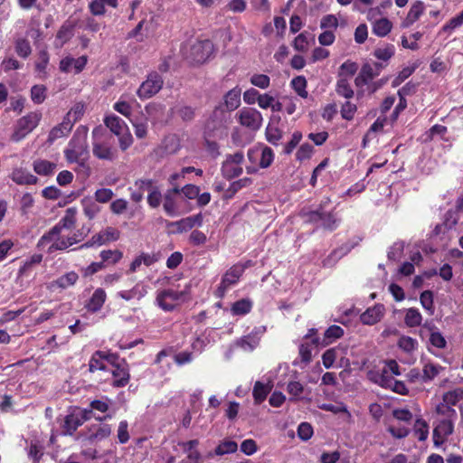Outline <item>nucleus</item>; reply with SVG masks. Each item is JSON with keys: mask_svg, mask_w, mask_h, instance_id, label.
<instances>
[{"mask_svg": "<svg viewBox=\"0 0 463 463\" xmlns=\"http://www.w3.org/2000/svg\"><path fill=\"white\" fill-rule=\"evenodd\" d=\"M60 226L52 227L47 233L43 234L37 243V247L52 253L55 250H66L75 244L78 240L75 237L64 236L61 234Z\"/></svg>", "mask_w": 463, "mask_h": 463, "instance_id": "obj_1", "label": "nucleus"}, {"mask_svg": "<svg viewBox=\"0 0 463 463\" xmlns=\"http://www.w3.org/2000/svg\"><path fill=\"white\" fill-rule=\"evenodd\" d=\"M64 156L69 163L83 166L89 158L87 133H75L64 149Z\"/></svg>", "mask_w": 463, "mask_h": 463, "instance_id": "obj_2", "label": "nucleus"}, {"mask_svg": "<svg viewBox=\"0 0 463 463\" xmlns=\"http://www.w3.org/2000/svg\"><path fill=\"white\" fill-rule=\"evenodd\" d=\"M247 157L250 165L246 167V172L253 175L258 173L259 168L269 167L274 161L275 154L269 146L258 144L248 150Z\"/></svg>", "mask_w": 463, "mask_h": 463, "instance_id": "obj_3", "label": "nucleus"}, {"mask_svg": "<svg viewBox=\"0 0 463 463\" xmlns=\"http://www.w3.org/2000/svg\"><path fill=\"white\" fill-rule=\"evenodd\" d=\"M189 288L190 285H186L184 290H175L172 288L159 290L156 293V304L162 310L171 312L186 299Z\"/></svg>", "mask_w": 463, "mask_h": 463, "instance_id": "obj_4", "label": "nucleus"}, {"mask_svg": "<svg viewBox=\"0 0 463 463\" xmlns=\"http://www.w3.org/2000/svg\"><path fill=\"white\" fill-rule=\"evenodd\" d=\"M92 153L99 159L111 161L116 157L117 151L112 147L110 137L101 128H96L92 132Z\"/></svg>", "mask_w": 463, "mask_h": 463, "instance_id": "obj_5", "label": "nucleus"}, {"mask_svg": "<svg viewBox=\"0 0 463 463\" xmlns=\"http://www.w3.org/2000/svg\"><path fill=\"white\" fill-rule=\"evenodd\" d=\"M42 119L40 111H32L18 118L14 126L11 139L14 142L23 140L37 128Z\"/></svg>", "mask_w": 463, "mask_h": 463, "instance_id": "obj_6", "label": "nucleus"}, {"mask_svg": "<svg viewBox=\"0 0 463 463\" xmlns=\"http://www.w3.org/2000/svg\"><path fill=\"white\" fill-rule=\"evenodd\" d=\"M248 267H250V261L244 264L238 263L231 267L222 277L221 283L214 291V296L217 298H222L226 292L232 286L237 284L240 278Z\"/></svg>", "mask_w": 463, "mask_h": 463, "instance_id": "obj_7", "label": "nucleus"}, {"mask_svg": "<svg viewBox=\"0 0 463 463\" xmlns=\"http://www.w3.org/2000/svg\"><path fill=\"white\" fill-rule=\"evenodd\" d=\"M235 118L241 127L254 132L258 131L263 123L261 113L258 109L250 107L241 109L236 113Z\"/></svg>", "mask_w": 463, "mask_h": 463, "instance_id": "obj_8", "label": "nucleus"}, {"mask_svg": "<svg viewBox=\"0 0 463 463\" xmlns=\"http://www.w3.org/2000/svg\"><path fill=\"white\" fill-rule=\"evenodd\" d=\"M213 53V44L209 40L196 41L190 46L189 53L184 51L186 59H190L193 62L203 63L206 61Z\"/></svg>", "mask_w": 463, "mask_h": 463, "instance_id": "obj_9", "label": "nucleus"}, {"mask_svg": "<svg viewBox=\"0 0 463 463\" xmlns=\"http://www.w3.org/2000/svg\"><path fill=\"white\" fill-rule=\"evenodd\" d=\"M179 194V187L174 186L173 189L168 190L164 195L163 207L165 213L170 217H176L189 211V209L181 205L178 199Z\"/></svg>", "mask_w": 463, "mask_h": 463, "instance_id": "obj_10", "label": "nucleus"}, {"mask_svg": "<svg viewBox=\"0 0 463 463\" xmlns=\"http://www.w3.org/2000/svg\"><path fill=\"white\" fill-rule=\"evenodd\" d=\"M244 162V155L242 152H236L228 155L222 165V174L227 179H232L242 174V164Z\"/></svg>", "mask_w": 463, "mask_h": 463, "instance_id": "obj_11", "label": "nucleus"}, {"mask_svg": "<svg viewBox=\"0 0 463 463\" xmlns=\"http://www.w3.org/2000/svg\"><path fill=\"white\" fill-rule=\"evenodd\" d=\"M163 83L164 80L157 72H151L137 89V95L141 99H149L162 89Z\"/></svg>", "mask_w": 463, "mask_h": 463, "instance_id": "obj_12", "label": "nucleus"}, {"mask_svg": "<svg viewBox=\"0 0 463 463\" xmlns=\"http://www.w3.org/2000/svg\"><path fill=\"white\" fill-rule=\"evenodd\" d=\"M347 352L346 346H335L326 350L322 355L323 365L326 368H331L335 363L338 364L339 367L349 366V359L345 356Z\"/></svg>", "mask_w": 463, "mask_h": 463, "instance_id": "obj_13", "label": "nucleus"}, {"mask_svg": "<svg viewBox=\"0 0 463 463\" xmlns=\"http://www.w3.org/2000/svg\"><path fill=\"white\" fill-rule=\"evenodd\" d=\"M265 332L266 326H264L254 327L250 334L239 338L236 341V345L245 352H251L259 345Z\"/></svg>", "mask_w": 463, "mask_h": 463, "instance_id": "obj_14", "label": "nucleus"}, {"mask_svg": "<svg viewBox=\"0 0 463 463\" xmlns=\"http://www.w3.org/2000/svg\"><path fill=\"white\" fill-rule=\"evenodd\" d=\"M306 221L317 222L328 230H334L338 225V219L334 213H326L324 211H312L305 213Z\"/></svg>", "mask_w": 463, "mask_h": 463, "instance_id": "obj_15", "label": "nucleus"}, {"mask_svg": "<svg viewBox=\"0 0 463 463\" xmlns=\"http://www.w3.org/2000/svg\"><path fill=\"white\" fill-rule=\"evenodd\" d=\"M456 420L442 419L433 430V443L439 448L453 433L454 422Z\"/></svg>", "mask_w": 463, "mask_h": 463, "instance_id": "obj_16", "label": "nucleus"}, {"mask_svg": "<svg viewBox=\"0 0 463 463\" xmlns=\"http://www.w3.org/2000/svg\"><path fill=\"white\" fill-rule=\"evenodd\" d=\"M88 62V57L82 55L79 58H73L71 55L63 57L59 63V69L63 73L73 72L75 74L80 73Z\"/></svg>", "mask_w": 463, "mask_h": 463, "instance_id": "obj_17", "label": "nucleus"}, {"mask_svg": "<svg viewBox=\"0 0 463 463\" xmlns=\"http://www.w3.org/2000/svg\"><path fill=\"white\" fill-rule=\"evenodd\" d=\"M148 289L149 286L147 284L139 281L130 289H121L118 291L117 297L126 301L133 299L139 300L148 293Z\"/></svg>", "mask_w": 463, "mask_h": 463, "instance_id": "obj_18", "label": "nucleus"}, {"mask_svg": "<svg viewBox=\"0 0 463 463\" xmlns=\"http://www.w3.org/2000/svg\"><path fill=\"white\" fill-rule=\"evenodd\" d=\"M241 102V89L236 86L224 94L222 103L219 107H222L224 111L232 112L240 107Z\"/></svg>", "mask_w": 463, "mask_h": 463, "instance_id": "obj_19", "label": "nucleus"}, {"mask_svg": "<svg viewBox=\"0 0 463 463\" xmlns=\"http://www.w3.org/2000/svg\"><path fill=\"white\" fill-rule=\"evenodd\" d=\"M226 120L225 111L222 107H216L205 123V128L209 132H214L224 127Z\"/></svg>", "mask_w": 463, "mask_h": 463, "instance_id": "obj_20", "label": "nucleus"}, {"mask_svg": "<svg viewBox=\"0 0 463 463\" xmlns=\"http://www.w3.org/2000/svg\"><path fill=\"white\" fill-rule=\"evenodd\" d=\"M425 11V5L422 1H415L411 4L410 10L402 22V27L408 28L417 22Z\"/></svg>", "mask_w": 463, "mask_h": 463, "instance_id": "obj_21", "label": "nucleus"}, {"mask_svg": "<svg viewBox=\"0 0 463 463\" xmlns=\"http://www.w3.org/2000/svg\"><path fill=\"white\" fill-rule=\"evenodd\" d=\"M111 365L109 356L102 351L95 352L89 364L90 371L95 372L98 370L108 371Z\"/></svg>", "mask_w": 463, "mask_h": 463, "instance_id": "obj_22", "label": "nucleus"}, {"mask_svg": "<svg viewBox=\"0 0 463 463\" xmlns=\"http://www.w3.org/2000/svg\"><path fill=\"white\" fill-rule=\"evenodd\" d=\"M106 6L117 8L118 6V0H91L89 3L88 8L92 15L102 16L106 14Z\"/></svg>", "mask_w": 463, "mask_h": 463, "instance_id": "obj_23", "label": "nucleus"}, {"mask_svg": "<svg viewBox=\"0 0 463 463\" xmlns=\"http://www.w3.org/2000/svg\"><path fill=\"white\" fill-rule=\"evenodd\" d=\"M33 171L39 175L50 176L55 173L57 164L47 159L38 158L33 161Z\"/></svg>", "mask_w": 463, "mask_h": 463, "instance_id": "obj_24", "label": "nucleus"}, {"mask_svg": "<svg viewBox=\"0 0 463 463\" xmlns=\"http://www.w3.org/2000/svg\"><path fill=\"white\" fill-rule=\"evenodd\" d=\"M10 177L17 184H35L38 182L35 175L24 168H14Z\"/></svg>", "mask_w": 463, "mask_h": 463, "instance_id": "obj_25", "label": "nucleus"}, {"mask_svg": "<svg viewBox=\"0 0 463 463\" xmlns=\"http://www.w3.org/2000/svg\"><path fill=\"white\" fill-rule=\"evenodd\" d=\"M112 375V384L116 387L125 386L129 380L128 371L124 366H115L111 364L108 370Z\"/></svg>", "mask_w": 463, "mask_h": 463, "instance_id": "obj_26", "label": "nucleus"}, {"mask_svg": "<svg viewBox=\"0 0 463 463\" xmlns=\"http://www.w3.org/2000/svg\"><path fill=\"white\" fill-rule=\"evenodd\" d=\"M107 298L105 290L98 288L92 293L90 298L86 304V308L90 312H97L101 309Z\"/></svg>", "mask_w": 463, "mask_h": 463, "instance_id": "obj_27", "label": "nucleus"}, {"mask_svg": "<svg viewBox=\"0 0 463 463\" xmlns=\"http://www.w3.org/2000/svg\"><path fill=\"white\" fill-rule=\"evenodd\" d=\"M384 308L381 305H376L364 311L360 318L364 325H374L381 320L383 316Z\"/></svg>", "mask_w": 463, "mask_h": 463, "instance_id": "obj_28", "label": "nucleus"}, {"mask_svg": "<svg viewBox=\"0 0 463 463\" xmlns=\"http://www.w3.org/2000/svg\"><path fill=\"white\" fill-rule=\"evenodd\" d=\"M111 434V428L108 424H101L92 427L90 430L88 439L90 442L101 441L109 438Z\"/></svg>", "mask_w": 463, "mask_h": 463, "instance_id": "obj_29", "label": "nucleus"}, {"mask_svg": "<svg viewBox=\"0 0 463 463\" xmlns=\"http://www.w3.org/2000/svg\"><path fill=\"white\" fill-rule=\"evenodd\" d=\"M392 29V23L385 17L379 18L373 22L372 32L378 37H385Z\"/></svg>", "mask_w": 463, "mask_h": 463, "instance_id": "obj_30", "label": "nucleus"}, {"mask_svg": "<svg viewBox=\"0 0 463 463\" xmlns=\"http://www.w3.org/2000/svg\"><path fill=\"white\" fill-rule=\"evenodd\" d=\"M272 387L273 383L270 380H269L267 383L257 381L254 384L252 392L255 403H261L266 399Z\"/></svg>", "mask_w": 463, "mask_h": 463, "instance_id": "obj_31", "label": "nucleus"}, {"mask_svg": "<svg viewBox=\"0 0 463 463\" xmlns=\"http://www.w3.org/2000/svg\"><path fill=\"white\" fill-rule=\"evenodd\" d=\"M71 123L70 119H64L61 124L54 127L49 133L48 142L53 143L58 138L65 137L69 134L71 129Z\"/></svg>", "mask_w": 463, "mask_h": 463, "instance_id": "obj_32", "label": "nucleus"}, {"mask_svg": "<svg viewBox=\"0 0 463 463\" xmlns=\"http://www.w3.org/2000/svg\"><path fill=\"white\" fill-rule=\"evenodd\" d=\"M104 123L110 129L114 135L122 134V132L128 128L127 124L123 119L116 115H109L105 118Z\"/></svg>", "mask_w": 463, "mask_h": 463, "instance_id": "obj_33", "label": "nucleus"}, {"mask_svg": "<svg viewBox=\"0 0 463 463\" xmlns=\"http://www.w3.org/2000/svg\"><path fill=\"white\" fill-rule=\"evenodd\" d=\"M50 57L46 50H41L37 54L35 61V71L39 78L43 79L47 76V66L49 64Z\"/></svg>", "mask_w": 463, "mask_h": 463, "instance_id": "obj_34", "label": "nucleus"}, {"mask_svg": "<svg viewBox=\"0 0 463 463\" xmlns=\"http://www.w3.org/2000/svg\"><path fill=\"white\" fill-rule=\"evenodd\" d=\"M85 421L84 417H80L78 413H71L66 416L64 420L65 434L71 435Z\"/></svg>", "mask_w": 463, "mask_h": 463, "instance_id": "obj_35", "label": "nucleus"}, {"mask_svg": "<svg viewBox=\"0 0 463 463\" xmlns=\"http://www.w3.org/2000/svg\"><path fill=\"white\" fill-rule=\"evenodd\" d=\"M422 322V316L420 312L414 307H410L405 310L404 323L409 327H416L420 326Z\"/></svg>", "mask_w": 463, "mask_h": 463, "instance_id": "obj_36", "label": "nucleus"}, {"mask_svg": "<svg viewBox=\"0 0 463 463\" xmlns=\"http://www.w3.org/2000/svg\"><path fill=\"white\" fill-rule=\"evenodd\" d=\"M76 214L77 210L75 208H68L65 211L63 217L55 226H60V230L61 231L64 229H71L76 222Z\"/></svg>", "mask_w": 463, "mask_h": 463, "instance_id": "obj_37", "label": "nucleus"}, {"mask_svg": "<svg viewBox=\"0 0 463 463\" xmlns=\"http://www.w3.org/2000/svg\"><path fill=\"white\" fill-rule=\"evenodd\" d=\"M79 276L75 271H70L58 278L53 282V285H56L61 288H67L71 286H73L77 282Z\"/></svg>", "mask_w": 463, "mask_h": 463, "instance_id": "obj_38", "label": "nucleus"}, {"mask_svg": "<svg viewBox=\"0 0 463 463\" xmlns=\"http://www.w3.org/2000/svg\"><path fill=\"white\" fill-rule=\"evenodd\" d=\"M344 335V330L339 326H329L325 334H324V340L323 345H327L334 342L335 340L340 338Z\"/></svg>", "mask_w": 463, "mask_h": 463, "instance_id": "obj_39", "label": "nucleus"}, {"mask_svg": "<svg viewBox=\"0 0 463 463\" xmlns=\"http://www.w3.org/2000/svg\"><path fill=\"white\" fill-rule=\"evenodd\" d=\"M252 307V302L249 299H241L235 302L232 307V313L235 316H243L248 314Z\"/></svg>", "mask_w": 463, "mask_h": 463, "instance_id": "obj_40", "label": "nucleus"}, {"mask_svg": "<svg viewBox=\"0 0 463 463\" xmlns=\"http://www.w3.org/2000/svg\"><path fill=\"white\" fill-rule=\"evenodd\" d=\"M395 53V48L392 44H385L374 50L373 55L381 61H389Z\"/></svg>", "mask_w": 463, "mask_h": 463, "instance_id": "obj_41", "label": "nucleus"}, {"mask_svg": "<svg viewBox=\"0 0 463 463\" xmlns=\"http://www.w3.org/2000/svg\"><path fill=\"white\" fill-rule=\"evenodd\" d=\"M420 302L422 307L432 316L435 312L433 293L430 290L423 291L420 296Z\"/></svg>", "mask_w": 463, "mask_h": 463, "instance_id": "obj_42", "label": "nucleus"}, {"mask_svg": "<svg viewBox=\"0 0 463 463\" xmlns=\"http://www.w3.org/2000/svg\"><path fill=\"white\" fill-rule=\"evenodd\" d=\"M414 434L417 439L420 441H424L427 439L429 436V425L422 419H417L414 423Z\"/></svg>", "mask_w": 463, "mask_h": 463, "instance_id": "obj_43", "label": "nucleus"}, {"mask_svg": "<svg viewBox=\"0 0 463 463\" xmlns=\"http://www.w3.org/2000/svg\"><path fill=\"white\" fill-rule=\"evenodd\" d=\"M367 376L371 382L378 384L383 388L389 385L388 378L390 375L385 374L384 369H383L382 372L371 370L368 372Z\"/></svg>", "mask_w": 463, "mask_h": 463, "instance_id": "obj_44", "label": "nucleus"}, {"mask_svg": "<svg viewBox=\"0 0 463 463\" xmlns=\"http://www.w3.org/2000/svg\"><path fill=\"white\" fill-rule=\"evenodd\" d=\"M335 90L338 95L345 99H350L354 96V90L345 78H340L337 80Z\"/></svg>", "mask_w": 463, "mask_h": 463, "instance_id": "obj_45", "label": "nucleus"}, {"mask_svg": "<svg viewBox=\"0 0 463 463\" xmlns=\"http://www.w3.org/2000/svg\"><path fill=\"white\" fill-rule=\"evenodd\" d=\"M266 139L272 145L277 146L282 137L281 130L274 125L269 124L266 128Z\"/></svg>", "mask_w": 463, "mask_h": 463, "instance_id": "obj_46", "label": "nucleus"}, {"mask_svg": "<svg viewBox=\"0 0 463 463\" xmlns=\"http://www.w3.org/2000/svg\"><path fill=\"white\" fill-rule=\"evenodd\" d=\"M422 35H423L422 33L415 32L410 36V38L402 36V47L406 48V49L413 50V51L418 50L419 44L417 42L421 39Z\"/></svg>", "mask_w": 463, "mask_h": 463, "instance_id": "obj_47", "label": "nucleus"}, {"mask_svg": "<svg viewBox=\"0 0 463 463\" xmlns=\"http://www.w3.org/2000/svg\"><path fill=\"white\" fill-rule=\"evenodd\" d=\"M71 30L69 27L62 26L56 34L55 48H61L71 39Z\"/></svg>", "mask_w": 463, "mask_h": 463, "instance_id": "obj_48", "label": "nucleus"}, {"mask_svg": "<svg viewBox=\"0 0 463 463\" xmlns=\"http://www.w3.org/2000/svg\"><path fill=\"white\" fill-rule=\"evenodd\" d=\"M436 412L439 415L443 416L444 419H449V420L457 419L456 410L453 407L449 406L448 404H446L443 402H440L439 404H437Z\"/></svg>", "mask_w": 463, "mask_h": 463, "instance_id": "obj_49", "label": "nucleus"}, {"mask_svg": "<svg viewBox=\"0 0 463 463\" xmlns=\"http://www.w3.org/2000/svg\"><path fill=\"white\" fill-rule=\"evenodd\" d=\"M291 85L295 91L301 97V98H307V91L306 90L307 88V80L305 77L303 76H298L294 78L291 80Z\"/></svg>", "mask_w": 463, "mask_h": 463, "instance_id": "obj_50", "label": "nucleus"}, {"mask_svg": "<svg viewBox=\"0 0 463 463\" xmlns=\"http://www.w3.org/2000/svg\"><path fill=\"white\" fill-rule=\"evenodd\" d=\"M14 49L17 55L22 58H27L32 52L30 43L25 39H18L15 42Z\"/></svg>", "mask_w": 463, "mask_h": 463, "instance_id": "obj_51", "label": "nucleus"}, {"mask_svg": "<svg viewBox=\"0 0 463 463\" xmlns=\"http://www.w3.org/2000/svg\"><path fill=\"white\" fill-rule=\"evenodd\" d=\"M417 340L411 336L402 335L398 340V346L408 353L414 351L417 348Z\"/></svg>", "mask_w": 463, "mask_h": 463, "instance_id": "obj_52", "label": "nucleus"}, {"mask_svg": "<svg viewBox=\"0 0 463 463\" xmlns=\"http://www.w3.org/2000/svg\"><path fill=\"white\" fill-rule=\"evenodd\" d=\"M83 211L89 219H93L100 211L99 206L91 199L82 201Z\"/></svg>", "mask_w": 463, "mask_h": 463, "instance_id": "obj_53", "label": "nucleus"}, {"mask_svg": "<svg viewBox=\"0 0 463 463\" xmlns=\"http://www.w3.org/2000/svg\"><path fill=\"white\" fill-rule=\"evenodd\" d=\"M46 98V88L43 85H34L31 89V99L35 104H42Z\"/></svg>", "mask_w": 463, "mask_h": 463, "instance_id": "obj_54", "label": "nucleus"}, {"mask_svg": "<svg viewBox=\"0 0 463 463\" xmlns=\"http://www.w3.org/2000/svg\"><path fill=\"white\" fill-rule=\"evenodd\" d=\"M338 26V19L334 14H326L322 17L320 27L324 31H335Z\"/></svg>", "mask_w": 463, "mask_h": 463, "instance_id": "obj_55", "label": "nucleus"}, {"mask_svg": "<svg viewBox=\"0 0 463 463\" xmlns=\"http://www.w3.org/2000/svg\"><path fill=\"white\" fill-rule=\"evenodd\" d=\"M314 153V147L310 144L304 143L302 144L296 153V159L298 161H305L311 158Z\"/></svg>", "mask_w": 463, "mask_h": 463, "instance_id": "obj_56", "label": "nucleus"}, {"mask_svg": "<svg viewBox=\"0 0 463 463\" xmlns=\"http://www.w3.org/2000/svg\"><path fill=\"white\" fill-rule=\"evenodd\" d=\"M237 443L232 440H224L215 449V454L222 456L229 453H233L237 450Z\"/></svg>", "mask_w": 463, "mask_h": 463, "instance_id": "obj_57", "label": "nucleus"}, {"mask_svg": "<svg viewBox=\"0 0 463 463\" xmlns=\"http://www.w3.org/2000/svg\"><path fill=\"white\" fill-rule=\"evenodd\" d=\"M122 252L119 251V250H102L100 252V258L104 262H109V263H112V264H116L117 262H118L121 258H122Z\"/></svg>", "mask_w": 463, "mask_h": 463, "instance_id": "obj_58", "label": "nucleus"}, {"mask_svg": "<svg viewBox=\"0 0 463 463\" xmlns=\"http://www.w3.org/2000/svg\"><path fill=\"white\" fill-rule=\"evenodd\" d=\"M180 147L179 140L175 136L167 137L163 143V148L165 154H174Z\"/></svg>", "mask_w": 463, "mask_h": 463, "instance_id": "obj_59", "label": "nucleus"}, {"mask_svg": "<svg viewBox=\"0 0 463 463\" xmlns=\"http://www.w3.org/2000/svg\"><path fill=\"white\" fill-rule=\"evenodd\" d=\"M250 81L252 85L262 90L269 88L270 84V79L266 74H253L250 77Z\"/></svg>", "mask_w": 463, "mask_h": 463, "instance_id": "obj_60", "label": "nucleus"}, {"mask_svg": "<svg viewBox=\"0 0 463 463\" xmlns=\"http://www.w3.org/2000/svg\"><path fill=\"white\" fill-rule=\"evenodd\" d=\"M162 194L160 190L155 186L147 194V203L151 208H157L162 202Z\"/></svg>", "mask_w": 463, "mask_h": 463, "instance_id": "obj_61", "label": "nucleus"}, {"mask_svg": "<svg viewBox=\"0 0 463 463\" xmlns=\"http://www.w3.org/2000/svg\"><path fill=\"white\" fill-rule=\"evenodd\" d=\"M388 382L389 385L385 386V389H390L392 392L402 395L407 393L408 389L404 383L395 380L392 375L388 378Z\"/></svg>", "mask_w": 463, "mask_h": 463, "instance_id": "obj_62", "label": "nucleus"}, {"mask_svg": "<svg viewBox=\"0 0 463 463\" xmlns=\"http://www.w3.org/2000/svg\"><path fill=\"white\" fill-rule=\"evenodd\" d=\"M374 77L373 68L370 65H364L358 77L355 79V84L360 86L363 83H366L368 80Z\"/></svg>", "mask_w": 463, "mask_h": 463, "instance_id": "obj_63", "label": "nucleus"}, {"mask_svg": "<svg viewBox=\"0 0 463 463\" xmlns=\"http://www.w3.org/2000/svg\"><path fill=\"white\" fill-rule=\"evenodd\" d=\"M357 110V107L355 104L346 101L343 104L341 108V116L343 118L346 120H352L354 117V114Z\"/></svg>", "mask_w": 463, "mask_h": 463, "instance_id": "obj_64", "label": "nucleus"}]
</instances>
